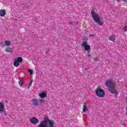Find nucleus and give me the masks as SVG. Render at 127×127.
I'll list each match as a JSON object with an SVG mask.
<instances>
[{"label": "nucleus", "mask_w": 127, "mask_h": 127, "mask_svg": "<svg viewBox=\"0 0 127 127\" xmlns=\"http://www.w3.org/2000/svg\"><path fill=\"white\" fill-rule=\"evenodd\" d=\"M105 86L108 87V90L109 92L112 93V94H115V95H118V91L115 88L116 83L113 81V80H108L105 83Z\"/></svg>", "instance_id": "f257e3e1"}, {"label": "nucleus", "mask_w": 127, "mask_h": 127, "mask_svg": "<svg viewBox=\"0 0 127 127\" xmlns=\"http://www.w3.org/2000/svg\"><path fill=\"white\" fill-rule=\"evenodd\" d=\"M91 13L93 20H94L98 25H103V22L100 21V18L99 17V14L94 11H92Z\"/></svg>", "instance_id": "f03ea898"}, {"label": "nucleus", "mask_w": 127, "mask_h": 127, "mask_svg": "<svg viewBox=\"0 0 127 127\" xmlns=\"http://www.w3.org/2000/svg\"><path fill=\"white\" fill-rule=\"evenodd\" d=\"M95 94L97 97H99V98H103L105 97L106 93L105 92V90L101 88V87H98L96 90Z\"/></svg>", "instance_id": "7ed1b4c3"}, {"label": "nucleus", "mask_w": 127, "mask_h": 127, "mask_svg": "<svg viewBox=\"0 0 127 127\" xmlns=\"http://www.w3.org/2000/svg\"><path fill=\"white\" fill-rule=\"evenodd\" d=\"M30 121L33 125H36V124H38V122H39L38 119L35 117L30 119Z\"/></svg>", "instance_id": "20e7f679"}, {"label": "nucleus", "mask_w": 127, "mask_h": 127, "mask_svg": "<svg viewBox=\"0 0 127 127\" xmlns=\"http://www.w3.org/2000/svg\"><path fill=\"white\" fill-rule=\"evenodd\" d=\"M33 106H34L35 107H37V105H38V103H39V100H36V99H33Z\"/></svg>", "instance_id": "39448f33"}, {"label": "nucleus", "mask_w": 127, "mask_h": 127, "mask_svg": "<svg viewBox=\"0 0 127 127\" xmlns=\"http://www.w3.org/2000/svg\"><path fill=\"white\" fill-rule=\"evenodd\" d=\"M4 112V106L3 103L0 102V113H3Z\"/></svg>", "instance_id": "423d86ee"}, {"label": "nucleus", "mask_w": 127, "mask_h": 127, "mask_svg": "<svg viewBox=\"0 0 127 127\" xmlns=\"http://www.w3.org/2000/svg\"><path fill=\"white\" fill-rule=\"evenodd\" d=\"M5 10H0V15L1 16H4V15H5Z\"/></svg>", "instance_id": "0eeeda50"}, {"label": "nucleus", "mask_w": 127, "mask_h": 127, "mask_svg": "<svg viewBox=\"0 0 127 127\" xmlns=\"http://www.w3.org/2000/svg\"><path fill=\"white\" fill-rule=\"evenodd\" d=\"M14 66L15 67H18V66H19V62H18L17 60H14Z\"/></svg>", "instance_id": "6e6552de"}, {"label": "nucleus", "mask_w": 127, "mask_h": 127, "mask_svg": "<svg viewBox=\"0 0 127 127\" xmlns=\"http://www.w3.org/2000/svg\"><path fill=\"white\" fill-rule=\"evenodd\" d=\"M109 40L111 41H113V42H115V40H116V37H115V36H111L109 37Z\"/></svg>", "instance_id": "1a4fd4ad"}, {"label": "nucleus", "mask_w": 127, "mask_h": 127, "mask_svg": "<svg viewBox=\"0 0 127 127\" xmlns=\"http://www.w3.org/2000/svg\"><path fill=\"white\" fill-rule=\"evenodd\" d=\"M87 106L86 105V104H84L83 105V113H86L87 112Z\"/></svg>", "instance_id": "9d476101"}, {"label": "nucleus", "mask_w": 127, "mask_h": 127, "mask_svg": "<svg viewBox=\"0 0 127 127\" xmlns=\"http://www.w3.org/2000/svg\"><path fill=\"white\" fill-rule=\"evenodd\" d=\"M5 51L6 52H9V53H10V52H11V51H12V49L11 48H6V49L5 50Z\"/></svg>", "instance_id": "9b49d317"}, {"label": "nucleus", "mask_w": 127, "mask_h": 127, "mask_svg": "<svg viewBox=\"0 0 127 127\" xmlns=\"http://www.w3.org/2000/svg\"><path fill=\"white\" fill-rule=\"evenodd\" d=\"M40 98H45L46 97V93H42L39 94Z\"/></svg>", "instance_id": "f8f14e48"}, {"label": "nucleus", "mask_w": 127, "mask_h": 127, "mask_svg": "<svg viewBox=\"0 0 127 127\" xmlns=\"http://www.w3.org/2000/svg\"><path fill=\"white\" fill-rule=\"evenodd\" d=\"M90 49H91V47H90V45H87L84 47L85 50H86V51L90 50Z\"/></svg>", "instance_id": "ddd939ff"}, {"label": "nucleus", "mask_w": 127, "mask_h": 127, "mask_svg": "<svg viewBox=\"0 0 127 127\" xmlns=\"http://www.w3.org/2000/svg\"><path fill=\"white\" fill-rule=\"evenodd\" d=\"M5 45H7V46H9L10 45V41H5Z\"/></svg>", "instance_id": "4468645a"}, {"label": "nucleus", "mask_w": 127, "mask_h": 127, "mask_svg": "<svg viewBox=\"0 0 127 127\" xmlns=\"http://www.w3.org/2000/svg\"><path fill=\"white\" fill-rule=\"evenodd\" d=\"M87 45H88V43H87V42H82V46H83V47H85V46H87Z\"/></svg>", "instance_id": "2eb2a0df"}, {"label": "nucleus", "mask_w": 127, "mask_h": 127, "mask_svg": "<svg viewBox=\"0 0 127 127\" xmlns=\"http://www.w3.org/2000/svg\"><path fill=\"white\" fill-rule=\"evenodd\" d=\"M16 60H17L18 62H22V58L21 57H19L17 59H15Z\"/></svg>", "instance_id": "dca6fc26"}, {"label": "nucleus", "mask_w": 127, "mask_h": 127, "mask_svg": "<svg viewBox=\"0 0 127 127\" xmlns=\"http://www.w3.org/2000/svg\"><path fill=\"white\" fill-rule=\"evenodd\" d=\"M19 85L20 86H23V82L22 81V79H20L19 82Z\"/></svg>", "instance_id": "f3484780"}, {"label": "nucleus", "mask_w": 127, "mask_h": 127, "mask_svg": "<svg viewBox=\"0 0 127 127\" xmlns=\"http://www.w3.org/2000/svg\"><path fill=\"white\" fill-rule=\"evenodd\" d=\"M28 71L30 73V76H31V75L33 74V70H32V69H28Z\"/></svg>", "instance_id": "a211bd4d"}, {"label": "nucleus", "mask_w": 127, "mask_h": 127, "mask_svg": "<svg viewBox=\"0 0 127 127\" xmlns=\"http://www.w3.org/2000/svg\"><path fill=\"white\" fill-rule=\"evenodd\" d=\"M5 46V43L1 42V47H4Z\"/></svg>", "instance_id": "6ab92c4d"}, {"label": "nucleus", "mask_w": 127, "mask_h": 127, "mask_svg": "<svg viewBox=\"0 0 127 127\" xmlns=\"http://www.w3.org/2000/svg\"><path fill=\"white\" fill-rule=\"evenodd\" d=\"M123 29L124 31H127V25H125Z\"/></svg>", "instance_id": "aec40b11"}, {"label": "nucleus", "mask_w": 127, "mask_h": 127, "mask_svg": "<svg viewBox=\"0 0 127 127\" xmlns=\"http://www.w3.org/2000/svg\"><path fill=\"white\" fill-rule=\"evenodd\" d=\"M39 102H40L41 103H44V99H40L39 100Z\"/></svg>", "instance_id": "412c9836"}, {"label": "nucleus", "mask_w": 127, "mask_h": 127, "mask_svg": "<svg viewBox=\"0 0 127 127\" xmlns=\"http://www.w3.org/2000/svg\"><path fill=\"white\" fill-rule=\"evenodd\" d=\"M94 61H95V62L99 61V58H94Z\"/></svg>", "instance_id": "4be33fe9"}, {"label": "nucleus", "mask_w": 127, "mask_h": 127, "mask_svg": "<svg viewBox=\"0 0 127 127\" xmlns=\"http://www.w3.org/2000/svg\"><path fill=\"white\" fill-rule=\"evenodd\" d=\"M86 56L89 58H91V57L92 58V56H91L90 54L87 55Z\"/></svg>", "instance_id": "5701e85b"}, {"label": "nucleus", "mask_w": 127, "mask_h": 127, "mask_svg": "<svg viewBox=\"0 0 127 127\" xmlns=\"http://www.w3.org/2000/svg\"><path fill=\"white\" fill-rule=\"evenodd\" d=\"M31 85H32V81H31L30 83H29V87H28V89H29V87H30V86H31Z\"/></svg>", "instance_id": "b1692460"}, {"label": "nucleus", "mask_w": 127, "mask_h": 127, "mask_svg": "<svg viewBox=\"0 0 127 127\" xmlns=\"http://www.w3.org/2000/svg\"><path fill=\"white\" fill-rule=\"evenodd\" d=\"M94 37V34H90L89 35V37L91 38V37Z\"/></svg>", "instance_id": "393cba45"}, {"label": "nucleus", "mask_w": 127, "mask_h": 127, "mask_svg": "<svg viewBox=\"0 0 127 127\" xmlns=\"http://www.w3.org/2000/svg\"><path fill=\"white\" fill-rule=\"evenodd\" d=\"M87 40H88V39H87V38H83V41H87Z\"/></svg>", "instance_id": "a878e982"}, {"label": "nucleus", "mask_w": 127, "mask_h": 127, "mask_svg": "<svg viewBox=\"0 0 127 127\" xmlns=\"http://www.w3.org/2000/svg\"><path fill=\"white\" fill-rule=\"evenodd\" d=\"M124 0V1L127 2V0Z\"/></svg>", "instance_id": "bb28decb"}, {"label": "nucleus", "mask_w": 127, "mask_h": 127, "mask_svg": "<svg viewBox=\"0 0 127 127\" xmlns=\"http://www.w3.org/2000/svg\"><path fill=\"white\" fill-rule=\"evenodd\" d=\"M117 1H121V0H117Z\"/></svg>", "instance_id": "cd10ccee"}, {"label": "nucleus", "mask_w": 127, "mask_h": 127, "mask_svg": "<svg viewBox=\"0 0 127 127\" xmlns=\"http://www.w3.org/2000/svg\"><path fill=\"white\" fill-rule=\"evenodd\" d=\"M46 53H48V52H46Z\"/></svg>", "instance_id": "c85d7f7f"}]
</instances>
